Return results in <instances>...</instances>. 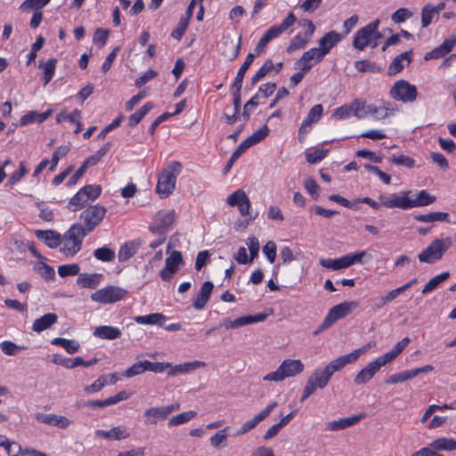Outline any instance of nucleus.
<instances>
[{
	"label": "nucleus",
	"mask_w": 456,
	"mask_h": 456,
	"mask_svg": "<svg viewBox=\"0 0 456 456\" xmlns=\"http://www.w3.org/2000/svg\"><path fill=\"white\" fill-rule=\"evenodd\" d=\"M390 96L403 102H412L417 99L418 92L415 86L406 80L396 81L390 89Z\"/></svg>",
	"instance_id": "nucleus-8"
},
{
	"label": "nucleus",
	"mask_w": 456,
	"mask_h": 456,
	"mask_svg": "<svg viewBox=\"0 0 456 456\" xmlns=\"http://www.w3.org/2000/svg\"><path fill=\"white\" fill-rule=\"evenodd\" d=\"M102 279V273H80L77 279V284L84 289H96Z\"/></svg>",
	"instance_id": "nucleus-30"
},
{
	"label": "nucleus",
	"mask_w": 456,
	"mask_h": 456,
	"mask_svg": "<svg viewBox=\"0 0 456 456\" xmlns=\"http://www.w3.org/2000/svg\"><path fill=\"white\" fill-rule=\"evenodd\" d=\"M196 415H197V412L194 411H184V412L179 413V414L173 416L172 418L169 419V420L167 422V426L173 427V426H178V425L183 424V423L188 422L191 419H192L194 417H196Z\"/></svg>",
	"instance_id": "nucleus-51"
},
{
	"label": "nucleus",
	"mask_w": 456,
	"mask_h": 456,
	"mask_svg": "<svg viewBox=\"0 0 456 456\" xmlns=\"http://www.w3.org/2000/svg\"><path fill=\"white\" fill-rule=\"evenodd\" d=\"M36 234L50 248H55L61 243V236L54 231H37Z\"/></svg>",
	"instance_id": "nucleus-35"
},
{
	"label": "nucleus",
	"mask_w": 456,
	"mask_h": 456,
	"mask_svg": "<svg viewBox=\"0 0 456 456\" xmlns=\"http://www.w3.org/2000/svg\"><path fill=\"white\" fill-rule=\"evenodd\" d=\"M456 44V37L452 36L445 39L442 45L428 52L425 55V60L438 59L451 52Z\"/></svg>",
	"instance_id": "nucleus-26"
},
{
	"label": "nucleus",
	"mask_w": 456,
	"mask_h": 456,
	"mask_svg": "<svg viewBox=\"0 0 456 456\" xmlns=\"http://www.w3.org/2000/svg\"><path fill=\"white\" fill-rule=\"evenodd\" d=\"M277 403L273 402L267 405L259 413L255 415L252 419L247 420L240 428L235 432V436H240L247 434L248 432L254 429L261 421L265 419L270 413L276 408Z\"/></svg>",
	"instance_id": "nucleus-12"
},
{
	"label": "nucleus",
	"mask_w": 456,
	"mask_h": 456,
	"mask_svg": "<svg viewBox=\"0 0 456 456\" xmlns=\"http://www.w3.org/2000/svg\"><path fill=\"white\" fill-rule=\"evenodd\" d=\"M296 16L293 12H289L288 16L283 20L281 25H275L271 27L262 37V38L269 43L273 38L278 37L282 32L287 30L296 22Z\"/></svg>",
	"instance_id": "nucleus-18"
},
{
	"label": "nucleus",
	"mask_w": 456,
	"mask_h": 456,
	"mask_svg": "<svg viewBox=\"0 0 456 456\" xmlns=\"http://www.w3.org/2000/svg\"><path fill=\"white\" fill-rule=\"evenodd\" d=\"M179 404H170L166 406H155L144 411L145 425H156L159 421L167 419L168 415L179 409Z\"/></svg>",
	"instance_id": "nucleus-9"
},
{
	"label": "nucleus",
	"mask_w": 456,
	"mask_h": 456,
	"mask_svg": "<svg viewBox=\"0 0 456 456\" xmlns=\"http://www.w3.org/2000/svg\"><path fill=\"white\" fill-rule=\"evenodd\" d=\"M364 418V414L353 415L347 418L327 422L325 428L329 431H339L356 425Z\"/></svg>",
	"instance_id": "nucleus-19"
},
{
	"label": "nucleus",
	"mask_w": 456,
	"mask_h": 456,
	"mask_svg": "<svg viewBox=\"0 0 456 456\" xmlns=\"http://www.w3.org/2000/svg\"><path fill=\"white\" fill-rule=\"evenodd\" d=\"M268 314H257L255 315L241 316L233 321L229 318H224L221 322L220 325L224 327L226 330L238 329L246 325L264 322Z\"/></svg>",
	"instance_id": "nucleus-13"
},
{
	"label": "nucleus",
	"mask_w": 456,
	"mask_h": 456,
	"mask_svg": "<svg viewBox=\"0 0 456 456\" xmlns=\"http://www.w3.org/2000/svg\"><path fill=\"white\" fill-rule=\"evenodd\" d=\"M213 288H214V286L211 281H205L202 284V286L197 295V297L193 301V304H192V305L195 309L201 310L205 307L208 301L209 300Z\"/></svg>",
	"instance_id": "nucleus-29"
},
{
	"label": "nucleus",
	"mask_w": 456,
	"mask_h": 456,
	"mask_svg": "<svg viewBox=\"0 0 456 456\" xmlns=\"http://www.w3.org/2000/svg\"><path fill=\"white\" fill-rule=\"evenodd\" d=\"M414 218L423 223L449 222L448 213L445 212H431L425 215H416Z\"/></svg>",
	"instance_id": "nucleus-44"
},
{
	"label": "nucleus",
	"mask_w": 456,
	"mask_h": 456,
	"mask_svg": "<svg viewBox=\"0 0 456 456\" xmlns=\"http://www.w3.org/2000/svg\"><path fill=\"white\" fill-rule=\"evenodd\" d=\"M127 294V291L116 286H107L96 290L91 295V299L100 304H113L122 300Z\"/></svg>",
	"instance_id": "nucleus-7"
},
{
	"label": "nucleus",
	"mask_w": 456,
	"mask_h": 456,
	"mask_svg": "<svg viewBox=\"0 0 456 456\" xmlns=\"http://www.w3.org/2000/svg\"><path fill=\"white\" fill-rule=\"evenodd\" d=\"M56 63L57 60L54 58L49 59L45 63L43 61L40 62L39 68L44 69L43 81L45 86L52 80L55 72Z\"/></svg>",
	"instance_id": "nucleus-48"
},
{
	"label": "nucleus",
	"mask_w": 456,
	"mask_h": 456,
	"mask_svg": "<svg viewBox=\"0 0 456 456\" xmlns=\"http://www.w3.org/2000/svg\"><path fill=\"white\" fill-rule=\"evenodd\" d=\"M434 370V367L432 365H424L422 367L411 369V370H406L403 371L397 372L395 374H393L389 376L385 382L387 384H397V383H403L407 380H410L416 376L421 374V373H427L430 372Z\"/></svg>",
	"instance_id": "nucleus-14"
},
{
	"label": "nucleus",
	"mask_w": 456,
	"mask_h": 456,
	"mask_svg": "<svg viewBox=\"0 0 456 456\" xmlns=\"http://www.w3.org/2000/svg\"><path fill=\"white\" fill-rule=\"evenodd\" d=\"M134 320L139 324H157L162 327L165 324L166 317L162 314L155 313L137 316Z\"/></svg>",
	"instance_id": "nucleus-45"
},
{
	"label": "nucleus",
	"mask_w": 456,
	"mask_h": 456,
	"mask_svg": "<svg viewBox=\"0 0 456 456\" xmlns=\"http://www.w3.org/2000/svg\"><path fill=\"white\" fill-rule=\"evenodd\" d=\"M58 320L56 314L49 313L34 321L32 330L36 332H42L53 325Z\"/></svg>",
	"instance_id": "nucleus-33"
},
{
	"label": "nucleus",
	"mask_w": 456,
	"mask_h": 456,
	"mask_svg": "<svg viewBox=\"0 0 456 456\" xmlns=\"http://www.w3.org/2000/svg\"><path fill=\"white\" fill-rule=\"evenodd\" d=\"M105 213L106 208L100 205L90 206L81 213L80 218L86 224L84 232H86V235L102 222Z\"/></svg>",
	"instance_id": "nucleus-10"
},
{
	"label": "nucleus",
	"mask_w": 456,
	"mask_h": 456,
	"mask_svg": "<svg viewBox=\"0 0 456 456\" xmlns=\"http://www.w3.org/2000/svg\"><path fill=\"white\" fill-rule=\"evenodd\" d=\"M255 56H256L255 53H248V54L245 61L243 62V64L239 69L237 76H236V77H235V79L233 81V84H232V88L233 89L241 90L242 81H243L245 73L247 72V70L250 67V65L252 64V62H253V61L255 59Z\"/></svg>",
	"instance_id": "nucleus-34"
},
{
	"label": "nucleus",
	"mask_w": 456,
	"mask_h": 456,
	"mask_svg": "<svg viewBox=\"0 0 456 456\" xmlns=\"http://www.w3.org/2000/svg\"><path fill=\"white\" fill-rule=\"evenodd\" d=\"M207 365L205 362L202 361H192L186 362L175 366H172L168 368L167 374L169 376H176L179 373H189L200 368H204Z\"/></svg>",
	"instance_id": "nucleus-28"
},
{
	"label": "nucleus",
	"mask_w": 456,
	"mask_h": 456,
	"mask_svg": "<svg viewBox=\"0 0 456 456\" xmlns=\"http://www.w3.org/2000/svg\"><path fill=\"white\" fill-rule=\"evenodd\" d=\"M304 369V363L300 360L286 359L276 370L264 376L263 380L281 382L287 378H292L300 374Z\"/></svg>",
	"instance_id": "nucleus-5"
},
{
	"label": "nucleus",
	"mask_w": 456,
	"mask_h": 456,
	"mask_svg": "<svg viewBox=\"0 0 456 456\" xmlns=\"http://www.w3.org/2000/svg\"><path fill=\"white\" fill-rule=\"evenodd\" d=\"M175 220V213L174 210H159L153 219L150 231L158 233L160 237L150 244L151 248H156L165 241V234L169 231Z\"/></svg>",
	"instance_id": "nucleus-3"
},
{
	"label": "nucleus",
	"mask_w": 456,
	"mask_h": 456,
	"mask_svg": "<svg viewBox=\"0 0 456 456\" xmlns=\"http://www.w3.org/2000/svg\"><path fill=\"white\" fill-rule=\"evenodd\" d=\"M52 362L54 364L61 365L67 369H73L77 366H80V363L83 362V358L80 356H77L73 359H69V358H65L59 354H56L53 355Z\"/></svg>",
	"instance_id": "nucleus-43"
},
{
	"label": "nucleus",
	"mask_w": 456,
	"mask_h": 456,
	"mask_svg": "<svg viewBox=\"0 0 456 456\" xmlns=\"http://www.w3.org/2000/svg\"><path fill=\"white\" fill-rule=\"evenodd\" d=\"M130 397V394L126 391H120L114 396H110L105 400H90L85 403L86 406L93 408L99 407L103 408L112 404H116L121 401H125Z\"/></svg>",
	"instance_id": "nucleus-25"
},
{
	"label": "nucleus",
	"mask_w": 456,
	"mask_h": 456,
	"mask_svg": "<svg viewBox=\"0 0 456 456\" xmlns=\"http://www.w3.org/2000/svg\"><path fill=\"white\" fill-rule=\"evenodd\" d=\"M431 447L436 451H453L456 450V441L452 438L441 437L431 443Z\"/></svg>",
	"instance_id": "nucleus-46"
},
{
	"label": "nucleus",
	"mask_w": 456,
	"mask_h": 456,
	"mask_svg": "<svg viewBox=\"0 0 456 456\" xmlns=\"http://www.w3.org/2000/svg\"><path fill=\"white\" fill-rule=\"evenodd\" d=\"M309 380L319 389H323L330 382L331 377L325 369L316 370L309 378Z\"/></svg>",
	"instance_id": "nucleus-37"
},
{
	"label": "nucleus",
	"mask_w": 456,
	"mask_h": 456,
	"mask_svg": "<svg viewBox=\"0 0 456 456\" xmlns=\"http://www.w3.org/2000/svg\"><path fill=\"white\" fill-rule=\"evenodd\" d=\"M35 271L45 281L53 280L55 277V273L53 268L45 265L42 262H37L34 265Z\"/></svg>",
	"instance_id": "nucleus-54"
},
{
	"label": "nucleus",
	"mask_w": 456,
	"mask_h": 456,
	"mask_svg": "<svg viewBox=\"0 0 456 456\" xmlns=\"http://www.w3.org/2000/svg\"><path fill=\"white\" fill-rule=\"evenodd\" d=\"M323 107L322 104H316L308 112L307 117L305 118V120L308 121L311 125L313 123L317 122L322 115Z\"/></svg>",
	"instance_id": "nucleus-63"
},
{
	"label": "nucleus",
	"mask_w": 456,
	"mask_h": 456,
	"mask_svg": "<svg viewBox=\"0 0 456 456\" xmlns=\"http://www.w3.org/2000/svg\"><path fill=\"white\" fill-rule=\"evenodd\" d=\"M269 134V128L266 125H264L261 128L253 133L252 135L245 139L241 143L245 145L247 149L258 143L264 140Z\"/></svg>",
	"instance_id": "nucleus-42"
},
{
	"label": "nucleus",
	"mask_w": 456,
	"mask_h": 456,
	"mask_svg": "<svg viewBox=\"0 0 456 456\" xmlns=\"http://www.w3.org/2000/svg\"><path fill=\"white\" fill-rule=\"evenodd\" d=\"M85 236L86 232H84V227L79 224H73L63 238L61 237V251L66 256L75 255L79 251Z\"/></svg>",
	"instance_id": "nucleus-4"
},
{
	"label": "nucleus",
	"mask_w": 456,
	"mask_h": 456,
	"mask_svg": "<svg viewBox=\"0 0 456 456\" xmlns=\"http://www.w3.org/2000/svg\"><path fill=\"white\" fill-rule=\"evenodd\" d=\"M35 419L40 423L58 427L61 428H66L71 424V421L65 416L56 414H45L38 412L35 415Z\"/></svg>",
	"instance_id": "nucleus-20"
},
{
	"label": "nucleus",
	"mask_w": 456,
	"mask_h": 456,
	"mask_svg": "<svg viewBox=\"0 0 456 456\" xmlns=\"http://www.w3.org/2000/svg\"><path fill=\"white\" fill-rule=\"evenodd\" d=\"M153 108L151 102L145 103L128 118V126H134L141 122L144 116Z\"/></svg>",
	"instance_id": "nucleus-49"
},
{
	"label": "nucleus",
	"mask_w": 456,
	"mask_h": 456,
	"mask_svg": "<svg viewBox=\"0 0 456 456\" xmlns=\"http://www.w3.org/2000/svg\"><path fill=\"white\" fill-rule=\"evenodd\" d=\"M52 344L54 346H62L67 353L74 354L79 350L80 345L77 341L73 339H67L62 338H55L52 340Z\"/></svg>",
	"instance_id": "nucleus-47"
},
{
	"label": "nucleus",
	"mask_w": 456,
	"mask_h": 456,
	"mask_svg": "<svg viewBox=\"0 0 456 456\" xmlns=\"http://www.w3.org/2000/svg\"><path fill=\"white\" fill-rule=\"evenodd\" d=\"M411 191H402L400 195L392 194L390 197H387L384 194L379 197L380 204L388 208H401V209H410L411 208V198L410 194Z\"/></svg>",
	"instance_id": "nucleus-11"
},
{
	"label": "nucleus",
	"mask_w": 456,
	"mask_h": 456,
	"mask_svg": "<svg viewBox=\"0 0 456 456\" xmlns=\"http://www.w3.org/2000/svg\"><path fill=\"white\" fill-rule=\"evenodd\" d=\"M389 160L397 166H403L408 168H411L415 165V160L412 158L403 154L398 156L394 155Z\"/></svg>",
	"instance_id": "nucleus-59"
},
{
	"label": "nucleus",
	"mask_w": 456,
	"mask_h": 456,
	"mask_svg": "<svg viewBox=\"0 0 456 456\" xmlns=\"http://www.w3.org/2000/svg\"><path fill=\"white\" fill-rule=\"evenodd\" d=\"M0 348L4 354L14 356L17 355L20 351L24 350L26 347L24 346L16 345L12 341L4 340L1 342Z\"/></svg>",
	"instance_id": "nucleus-53"
},
{
	"label": "nucleus",
	"mask_w": 456,
	"mask_h": 456,
	"mask_svg": "<svg viewBox=\"0 0 456 456\" xmlns=\"http://www.w3.org/2000/svg\"><path fill=\"white\" fill-rule=\"evenodd\" d=\"M357 262L362 264V258H321V265L325 268L332 270L344 269Z\"/></svg>",
	"instance_id": "nucleus-23"
},
{
	"label": "nucleus",
	"mask_w": 456,
	"mask_h": 456,
	"mask_svg": "<svg viewBox=\"0 0 456 456\" xmlns=\"http://www.w3.org/2000/svg\"><path fill=\"white\" fill-rule=\"evenodd\" d=\"M247 150L245 145H243L241 142L237 147V149L233 151L232 154L230 159L227 161L225 167L223 169L224 174H227L232 167L233 166L234 162L240 157V155Z\"/></svg>",
	"instance_id": "nucleus-61"
},
{
	"label": "nucleus",
	"mask_w": 456,
	"mask_h": 456,
	"mask_svg": "<svg viewBox=\"0 0 456 456\" xmlns=\"http://www.w3.org/2000/svg\"><path fill=\"white\" fill-rule=\"evenodd\" d=\"M324 57L325 55L318 47H314L305 52L296 64L302 66L305 71H309L314 65L321 62Z\"/></svg>",
	"instance_id": "nucleus-16"
},
{
	"label": "nucleus",
	"mask_w": 456,
	"mask_h": 456,
	"mask_svg": "<svg viewBox=\"0 0 456 456\" xmlns=\"http://www.w3.org/2000/svg\"><path fill=\"white\" fill-rule=\"evenodd\" d=\"M85 191H81L80 190L69 200L68 204V208L70 211H77L82 208L87 202L88 197L86 198L84 195Z\"/></svg>",
	"instance_id": "nucleus-50"
},
{
	"label": "nucleus",
	"mask_w": 456,
	"mask_h": 456,
	"mask_svg": "<svg viewBox=\"0 0 456 456\" xmlns=\"http://www.w3.org/2000/svg\"><path fill=\"white\" fill-rule=\"evenodd\" d=\"M379 20H375L357 30L353 39V46L359 51H362L368 45L371 48L377 47L379 40L382 37V34L379 31Z\"/></svg>",
	"instance_id": "nucleus-2"
},
{
	"label": "nucleus",
	"mask_w": 456,
	"mask_h": 456,
	"mask_svg": "<svg viewBox=\"0 0 456 456\" xmlns=\"http://www.w3.org/2000/svg\"><path fill=\"white\" fill-rule=\"evenodd\" d=\"M112 143L110 142H106L102 148H100L94 155L89 156L84 162L83 166L87 169L90 167L95 166L102 157L110 151Z\"/></svg>",
	"instance_id": "nucleus-40"
},
{
	"label": "nucleus",
	"mask_w": 456,
	"mask_h": 456,
	"mask_svg": "<svg viewBox=\"0 0 456 456\" xmlns=\"http://www.w3.org/2000/svg\"><path fill=\"white\" fill-rule=\"evenodd\" d=\"M342 39V36L336 31L326 33L319 40V49L326 56L331 48H333Z\"/></svg>",
	"instance_id": "nucleus-27"
},
{
	"label": "nucleus",
	"mask_w": 456,
	"mask_h": 456,
	"mask_svg": "<svg viewBox=\"0 0 456 456\" xmlns=\"http://www.w3.org/2000/svg\"><path fill=\"white\" fill-rule=\"evenodd\" d=\"M142 246V240L135 239L130 241L125 242L118 251V256H133L138 253L140 247Z\"/></svg>",
	"instance_id": "nucleus-41"
},
{
	"label": "nucleus",
	"mask_w": 456,
	"mask_h": 456,
	"mask_svg": "<svg viewBox=\"0 0 456 456\" xmlns=\"http://www.w3.org/2000/svg\"><path fill=\"white\" fill-rule=\"evenodd\" d=\"M308 42V38H304L301 35H297L289 43L287 52L293 53L296 50L303 48Z\"/></svg>",
	"instance_id": "nucleus-64"
},
{
	"label": "nucleus",
	"mask_w": 456,
	"mask_h": 456,
	"mask_svg": "<svg viewBox=\"0 0 456 456\" xmlns=\"http://www.w3.org/2000/svg\"><path fill=\"white\" fill-rule=\"evenodd\" d=\"M438 15L436 13V11L432 9V5L427 4L421 9V25L423 28L428 27L433 19Z\"/></svg>",
	"instance_id": "nucleus-55"
},
{
	"label": "nucleus",
	"mask_w": 456,
	"mask_h": 456,
	"mask_svg": "<svg viewBox=\"0 0 456 456\" xmlns=\"http://www.w3.org/2000/svg\"><path fill=\"white\" fill-rule=\"evenodd\" d=\"M450 277L448 272H444L435 277H433L422 289V294H428L434 290L441 282L446 281Z\"/></svg>",
	"instance_id": "nucleus-52"
},
{
	"label": "nucleus",
	"mask_w": 456,
	"mask_h": 456,
	"mask_svg": "<svg viewBox=\"0 0 456 456\" xmlns=\"http://www.w3.org/2000/svg\"><path fill=\"white\" fill-rule=\"evenodd\" d=\"M182 164L175 160L163 167L156 186V191L161 198H167L174 191L176 178L182 172Z\"/></svg>",
	"instance_id": "nucleus-1"
},
{
	"label": "nucleus",
	"mask_w": 456,
	"mask_h": 456,
	"mask_svg": "<svg viewBox=\"0 0 456 456\" xmlns=\"http://www.w3.org/2000/svg\"><path fill=\"white\" fill-rule=\"evenodd\" d=\"M227 204L230 207H237L240 214L246 216L249 214L250 200L243 190H237L227 197Z\"/></svg>",
	"instance_id": "nucleus-15"
},
{
	"label": "nucleus",
	"mask_w": 456,
	"mask_h": 456,
	"mask_svg": "<svg viewBox=\"0 0 456 456\" xmlns=\"http://www.w3.org/2000/svg\"><path fill=\"white\" fill-rule=\"evenodd\" d=\"M412 50L406 51L399 55L395 56L391 61L387 69V73L390 76H394L401 72L404 68V62L409 65L411 62Z\"/></svg>",
	"instance_id": "nucleus-22"
},
{
	"label": "nucleus",
	"mask_w": 456,
	"mask_h": 456,
	"mask_svg": "<svg viewBox=\"0 0 456 456\" xmlns=\"http://www.w3.org/2000/svg\"><path fill=\"white\" fill-rule=\"evenodd\" d=\"M274 68L272 60H267L251 78V84L255 85Z\"/></svg>",
	"instance_id": "nucleus-56"
},
{
	"label": "nucleus",
	"mask_w": 456,
	"mask_h": 456,
	"mask_svg": "<svg viewBox=\"0 0 456 456\" xmlns=\"http://www.w3.org/2000/svg\"><path fill=\"white\" fill-rule=\"evenodd\" d=\"M80 191H85L84 195L86 198L88 197V201H89V200H94L95 199H97L100 196V194L102 192V187L100 185L89 184V185H86L85 187L80 189Z\"/></svg>",
	"instance_id": "nucleus-62"
},
{
	"label": "nucleus",
	"mask_w": 456,
	"mask_h": 456,
	"mask_svg": "<svg viewBox=\"0 0 456 456\" xmlns=\"http://www.w3.org/2000/svg\"><path fill=\"white\" fill-rule=\"evenodd\" d=\"M380 369V366L375 360L370 362L355 375L354 379V384L357 386L366 384L376 375V373L379 371Z\"/></svg>",
	"instance_id": "nucleus-21"
},
{
	"label": "nucleus",
	"mask_w": 456,
	"mask_h": 456,
	"mask_svg": "<svg viewBox=\"0 0 456 456\" xmlns=\"http://www.w3.org/2000/svg\"><path fill=\"white\" fill-rule=\"evenodd\" d=\"M146 371V365L144 364L143 361H139L135 363H134L131 367H129L127 370H126L123 373V376L126 378H132L136 375H140Z\"/></svg>",
	"instance_id": "nucleus-57"
},
{
	"label": "nucleus",
	"mask_w": 456,
	"mask_h": 456,
	"mask_svg": "<svg viewBox=\"0 0 456 456\" xmlns=\"http://www.w3.org/2000/svg\"><path fill=\"white\" fill-rule=\"evenodd\" d=\"M53 110H47L45 112L39 113L37 111H29L20 118V124L22 126L31 124L33 122L41 123L47 119L52 115Z\"/></svg>",
	"instance_id": "nucleus-36"
},
{
	"label": "nucleus",
	"mask_w": 456,
	"mask_h": 456,
	"mask_svg": "<svg viewBox=\"0 0 456 456\" xmlns=\"http://www.w3.org/2000/svg\"><path fill=\"white\" fill-rule=\"evenodd\" d=\"M355 69L359 72H379L380 69L374 63L370 62L367 60L358 61L354 64Z\"/></svg>",
	"instance_id": "nucleus-60"
},
{
	"label": "nucleus",
	"mask_w": 456,
	"mask_h": 456,
	"mask_svg": "<svg viewBox=\"0 0 456 456\" xmlns=\"http://www.w3.org/2000/svg\"><path fill=\"white\" fill-rule=\"evenodd\" d=\"M393 111L391 103L387 102L382 106L369 105L366 107V114H370L377 118H385L389 116Z\"/></svg>",
	"instance_id": "nucleus-39"
},
{
	"label": "nucleus",
	"mask_w": 456,
	"mask_h": 456,
	"mask_svg": "<svg viewBox=\"0 0 456 456\" xmlns=\"http://www.w3.org/2000/svg\"><path fill=\"white\" fill-rule=\"evenodd\" d=\"M183 265V258H166V266L159 273L160 278L168 281Z\"/></svg>",
	"instance_id": "nucleus-24"
},
{
	"label": "nucleus",
	"mask_w": 456,
	"mask_h": 456,
	"mask_svg": "<svg viewBox=\"0 0 456 456\" xmlns=\"http://www.w3.org/2000/svg\"><path fill=\"white\" fill-rule=\"evenodd\" d=\"M121 330L113 327L102 325L95 328L94 330V336L102 339L113 340L117 339L121 336Z\"/></svg>",
	"instance_id": "nucleus-32"
},
{
	"label": "nucleus",
	"mask_w": 456,
	"mask_h": 456,
	"mask_svg": "<svg viewBox=\"0 0 456 456\" xmlns=\"http://www.w3.org/2000/svg\"><path fill=\"white\" fill-rule=\"evenodd\" d=\"M452 244L451 238L435 240L418 256H442Z\"/></svg>",
	"instance_id": "nucleus-17"
},
{
	"label": "nucleus",
	"mask_w": 456,
	"mask_h": 456,
	"mask_svg": "<svg viewBox=\"0 0 456 456\" xmlns=\"http://www.w3.org/2000/svg\"><path fill=\"white\" fill-rule=\"evenodd\" d=\"M436 196L425 190L420 191L415 199H411V208L428 206L436 201Z\"/></svg>",
	"instance_id": "nucleus-38"
},
{
	"label": "nucleus",
	"mask_w": 456,
	"mask_h": 456,
	"mask_svg": "<svg viewBox=\"0 0 456 456\" xmlns=\"http://www.w3.org/2000/svg\"><path fill=\"white\" fill-rule=\"evenodd\" d=\"M358 306V303L355 301H345L340 303L333 307H331L324 318L322 324L318 327V329L314 332V335H318L319 333L328 330L337 321L342 319L343 317L349 314L354 309Z\"/></svg>",
	"instance_id": "nucleus-6"
},
{
	"label": "nucleus",
	"mask_w": 456,
	"mask_h": 456,
	"mask_svg": "<svg viewBox=\"0 0 456 456\" xmlns=\"http://www.w3.org/2000/svg\"><path fill=\"white\" fill-rule=\"evenodd\" d=\"M144 364L146 365V370L152 371L154 373H161L171 367V363L169 362H152L148 360H144Z\"/></svg>",
	"instance_id": "nucleus-58"
},
{
	"label": "nucleus",
	"mask_w": 456,
	"mask_h": 456,
	"mask_svg": "<svg viewBox=\"0 0 456 456\" xmlns=\"http://www.w3.org/2000/svg\"><path fill=\"white\" fill-rule=\"evenodd\" d=\"M354 362H356V361L354 360V356L350 353L348 354H345V355L339 356V357L332 360L330 363H328L325 366L324 369L326 370V371H328V373L330 375V377H332V375L336 371H339L346 365L351 364Z\"/></svg>",
	"instance_id": "nucleus-31"
}]
</instances>
